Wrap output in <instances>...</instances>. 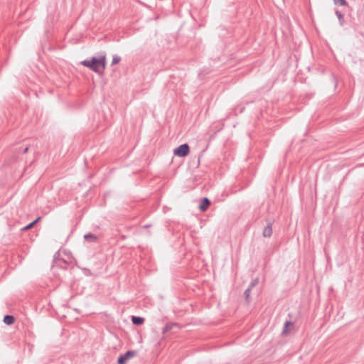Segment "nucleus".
Masks as SVG:
<instances>
[{
  "mask_svg": "<svg viewBox=\"0 0 364 364\" xmlns=\"http://www.w3.org/2000/svg\"><path fill=\"white\" fill-rule=\"evenodd\" d=\"M81 63L84 66L90 68L92 71L100 73L105 69L106 56L103 55L98 58L93 57L91 60H83Z\"/></svg>",
  "mask_w": 364,
  "mask_h": 364,
  "instance_id": "f257e3e1",
  "label": "nucleus"
},
{
  "mask_svg": "<svg viewBox=\"0 0 364 364\" xmlns=\"http://www.w3.org/2000/svg\"><path fill=\"white\" fill-rule=\"evenodd\" d=\"M190 152V147L188 144H183L176 148L173 151L175 156L185 157Z\"/></svg>",
  "mask_w": 364,
  "mask_h": 364,
  "instance_id": "f03ea898",
  "label": "nucleus"
},
{
  "mask_svg": "<svg viewBox=\"0 0 364 364\" xmlns=\"http://www.w3.org/2000/svg\"><path fill=\"white\" fill-rule=\"evenodd\" d=\"M136 352L134 350H128L124 354L121 355L118 358L117 363L118 364H127V362L128 360H129L131 358L136 355Z\"/></svg>",
  "mask_w": 364,
  "mask_h": 364,
  "instance_id": "7ed1b4c3",
  "label": "nucleus"
},
{
  "mask_svg": "<svg viewBox=\"0 0 364 364\" xmlns=\"http://www.w3.org/2000/svg\"><path fill=\"white\" fill-rule=\"evenodd\" d=\"M262 235L264 237H269L272 235V223L269 222L263 230Z\"/></svg>",
  "mask_w": 364,
  "mask_h": 364,
  "instance_id": "20e7f679",
  "label": "nucleus"
},
{
  "mask_svg": "<svg viewBox=\"0 0 364 364\" xmlns=\"http://www.w3.org/2000/svg\"><path fill=\"white\" fill-rule=\"evenodd\" d=\"M210 205V200L208 198H203L201 200L199 208H200V210L205 211Z\"/></svg>",
  "mask_w": 364,
  "mask_h": 364,
  "instance_id": "39448f33",
  "label": "nucleus"
},
{
  "mask_svg": "<svg viewBox=\"0 0 364 364\" xmlns=\"http://www.w3.org/2000/svg\"><path fill=\"white\" fill-rule=\"evenodd\" d=\"M132 321L133 324L139 326L144 323V318L140 316H132Z\"/></svg>",
  "mask_w": 364,
  "mask_h": 364,
  "instance_id": "423d86ee",
  "label": "nucleus"
},
{
  "mask_svg": "<svg viewBox=\"0 0 364 364\" xmlns=\"http://www.w3.org/2000/svg\"><path fill=\"white\" fill-rule=\"evenodd\" d=\"M15 318L11 315H6L4 318V322L7 325H11L14 323Z\"/></svg>",
  "mask_w": 364,
  "mask_h": 364,
  "instance_id": "0eeeda50",
  "label": "nucleus"
},
{
  "mask_svg": "<svg viewBox=\"0 0 364 364\" xmlns=\"http://www.w3.org/2000/svg\"><path fill=\"white\" fill-rule=\"evenodd\" d=\"M84 238L87 241H90V242H95L97 240V237L95 235H93L92 233H88V234L85 235Z\"/></svg>",
  "mask_w": 364,
  "mask_h": 364,
  "instance_id": "6e6552de",
  "label": "nucleus"
},
{
  "mask_svg": "<svg viewBox=\"0 0 364 364\" xmlns=\"http://www.w3.org/2000/svg\"><path fill=\"white\" fill-rule=\"evenodd\" d=\"M175 326H176V324L173 323H168L167 325H166V326L164 327V328L162 330V333L164 334L167 333L168 331H169Z\"/></svg>",
  "mask_w": 364,
  "mask_h": 364,
  "instance_id": "1a4fd4ad",
  "label": "nucleus"
},
{
  "mask_svg": "<svg viewBox=\"0 0 364 364\" xmlns=\"http://www.w3.org/2000/svg\"><path fill=\"white\" fill-rule=\"evenodd\" d=\"M252 289V288H250V287L249 286L248 288L244 292V294H245V299H246V301L247 302L250 301V291H251Z\"/></svg>",
  "mask_w": 364,
  "mask_h": 364,
  "instance_id": "9d476101",
  "label": "nucleus"
},
{
  "mask_svg": "<svg viewBox=\"0 0 364 364\" xmlns=\"http://www.w3.org/2000/svg\"><path fill=\"white\" fill-rule=\"evenodd\" d=\"M121 60V58L119 55H114L112 58V65L119 63Z\"/></svg>",
  "mask_w": 364,
  "mask_h": 364,
  "instance_id": "9b49d317",
  "label": "nucleus"
},
{
  "mask_svg": "<svg viewBox=\"0 0 364 364\" xmlns=\"http://www.w3.org/2000/svg\"><path fill=\"white\" fill-rule=\"evenodd\" d=\"M40 219H41V218H38L34 221L31 222L28 225H26L23 229L24 230H28V229L31 228L34 225V224H36Z\"/></svg>",
  "mask_w": 364,
  "mask_h": 364,
  "instance_id": "f8f14e48",
  "label": "nucleus"
},
{
  "mask_svg": "<svg viewBox=\"0 0 364 364\" xmlns=\"http://www.w3.org/2000/svg\"><path fill=\"white\" fill-rule=\"evenodd\" d=\"M289 326H293V323L291 321H287L284 323V329H283L284 333H287V327H289Z\"/></svg>",
  "mask_w": 364,
  "mask_h": 364,
  "instance_id": "ddd939ff",
  "label": "nucleus"
},
{
  "mask_svg": "<svg viewBox=\"0 0 364 364\" xmlns=\"http://www.w3.org/2000/svg\"><path fill=\"white\" fill-rule=\"evenodd\" d=\"M335 4H338L340 6H346L347 2L346 0H333Z\"/></svg>",
  "mask_w": 364,
  "mask_h": 364,
  "instance_id": "4468645a",
  "label": "nucleus"
},
{
  "mask_svg": "<svg viewBox=\"0 0 364 364\" xmlns=\"http://www.w3.org/2000/svg\"><path fill=\"white\" fill-rule=\"evenodd\" d=\"M336 14L338 18L339 19L340 22L342 23V21H343V15L339 11H336Z\"/></svg>",
  "mask_w": 364,
  "mask_h": 364,
  "instance_id": "2eb2a0df",
  "label": "nucleus"
},
{
  "mask_svg": "<svg viewBox=\"0 0 364 364\" xmlns=\"http://www.w3.org/2000/svg\"><path fill=\"white\" fill-rule=\"evenodd\" d=\"M258 282H259V279L258 278H256L249 285L250 287V288H253L255 286H256L257 284H258Z\"/></svg>",
  "mask_w": 364,
  "mask_h": 364,
  "instance_id": "dca6fc26",
  "label": "nucleus"
},
{
  "mask_svg": "<svg viewBox=\"0 0 364 364\" xmlns=\"http://www.w3.org/2000/svg\"><path fill=\"white\" fill-rule=\"evenodd\" d=\"M28 150V147H26L24 149H23V153H26Z\"/></svg>",
  "mask_w": 364,
  "mask_h": 364,
  "instance_id": "f3484780",
  "label": "nucleus"
}]
</instances>
